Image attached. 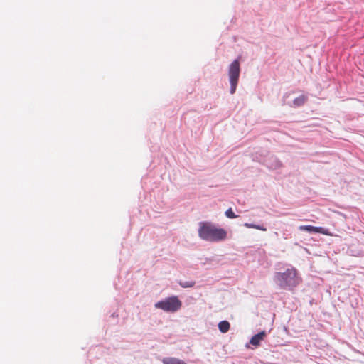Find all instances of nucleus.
Segmentation results:
<instances>
[{"instance_id": "obj_1", "label": "nucleus", "mask_w": 364, "mask_h": 364, "mask_svg": "<svg viewBox=\"0 0 364 364\" xmlns=\"http://www.w3.org/2000/svg\"><path fill=\"white\" fill-rule=\"evenodd\" d=\"M198 236L208 242H219L227 239L228 232L211 223L201 222L199 224Z\"/></svg>"}, {"instance_id": "obj_2", "label": "nucleus", "mask_w": 364, "mask_h": 364, "mask_svg": "<svg viewBox=\"0 0 364 364\" xmlns=\"http://www.w3.org/2000/svg\"><path fill=\"white\" fill-rule=\"evenodd\" d=\"M274 279L282 289H293L301 281L295 268L287 269L284 272H277Z\"/></svg>"}, {"instance_id": "obj_3", "label": "nucleus", "mask_w": 364, "mask_h": 364, "mask_svg": "<svg viewBox=\"0 0 364 364\" xmlns=\"http://www.w3.org/2000/svg\"><path fill=\"white\" fill-rule=\"evenodd\" d=\"M182 306L178 296H172L155 304V307L166 312H176Z\"/></svg>"}, {"instance_id": "obj_4", "label": "nucleus", "mask_w": 364, "mask_h": 364, "mask_svg": "<svg viewBox=\"0 0 364 364\" xmlns=\"http://www.w3.org/2000/svg\"><path fill=\"white\" fill-rule=\"evenodd\" d=\"M240 73V61L235 60L229 66L228 75L230 83V93L235 92Z\"/></svg>"}, {"instance_id": "obj_5", "label": "nucleus", "mask_w": 364, "mask_h": 364, "mask_svg": "<svg viewBox=\"0 0 364 364\" xmlns=\"http://www.w3.org/2000/svg\"><path fill=\"white\" fill-rule=\"evenodd\" d=\"M299 229L300 230L307 231L309 232H316L321 233L325 235H331L329 231L327 229L322 227H314L312 225H301L299 227Z\"/></svg>"}, {"instance_id": "obj_6", "label": "nucleus", "mask_w": 364, "mask_h": 364, "mask_svg": "<svg viewBox=\"0 0 364 364\" xmlns=\"http://www.w3.org/2000/svg\"><path fill=\"white\" fill-rule=\"evenodd\" d=\"M265 336V331H261L259 333L254 335L250 339V343L255 346H259L260 342L264 340Z\"/></svg>"}, {"instance_id": "obj_7", "label": "nucleus", "mask_w": 364, "mask_h": 364, "mask_svg": "<svg viewBox=\"0 0 364 364\" xmlns=\"http://www.w3.org/2000/svg\"><path fill=\"white\" fill-rule=\"evenodd\" d=\"M162 363L164 364H187L183 360L173 357L164 358Z\"/></svg>"}, {"instance_id": "obj_8", "label": "nucleus", "mask_w": 364, "mask_h": 364, "mask_svg": "<svg viewBox=\"0 0 364 364\" xmlns=\"http://www.w3.org/2000/svg\"><path fill=\"white\" fill-rule=\"evenodd\" d=\"M230 323L228 321H222L218 323V328L222 333H227L230 330Z\"/></svg>"}, {"instance_id": "obj_9", "label": "nucleus", "mask_w": 364, "mask_h": 364, "mask_svg": "<svg viewBox=\"0 0 364 364\" xmlns=\"http://www.w3.org/2000/svg\"><path fill=\"white\" fill-rule=\"evenodd\" d=\"M307 100V97L305 95H300L298 97H296L293 102L294 105L296 106H301L303 105Z\"/></svg>"}, {"instance_id": "obj_10", "label": "nucleus", "mask_w": 364, "mask_h": 364, "mask_svg": "<svg viewBox=\"0 0 364 364\" xmlns=\"http://www.w3.org/2000/svg\"><path fill=\"white\" fill-rule=\"evenodd\" d=\"M244 225L248 228H254V229H257V230H262V231L267 230V229L265 228H264L263 226L254 225V224H251V223H245Z\"/></svg>"}, {"instance_id": "obj_11", "label": "nucleus", "mask_w": 364, "mask_h": 364, "mask_svg": "<svg viewBox=\"0 0 364 364\" xmlns=\"http://www.w3.org/2000/svg\"><path fill=\"white\" fill-rule=\"evenodd\" d=\"M225 214L226 217H228V218H231V219L236 218L237 217V215H236L235 214V213L233 212V210L231 208L228 209L225 211Z\"/></svg>"}, {"instance_id": "obj_12", "label": "nucleus", "mask_w": 364, "mask_h": 364, "mask_svg": "<svg viewBox=\"0 0 364 364\" xmlns=\"http://www.w3.org/2000/svg\"><path fill=\"white\" fill-rule=\"evenodd\" d=\"M179 284L183 288L193 287L195 285L194 282H180Z\"/></svg>"}]
</instances>
